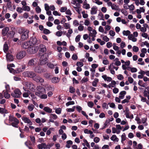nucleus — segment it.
Here are the masks:
<instances>
[{"mask_svg": "<svg viewBox=\"0 0 149 149\" xmlns=\"http://www.w3.org/2000/svg\"><path fill=\"white\" fill-rule=\"evenodd\" d=\"M30 41L28 42H25L22 45V47L24 49L28 48V51L30 54H33L36 52L35 50V49L34 47H30V45L29 43Z\"/></svg>", "mask_w": 149, "mask_h": 149, "instance_id": "nucleus-1", "label": "nucleus"}, {"mask_svg": "<svg viewBox=\"0 0 149 149\" xmlns=\"http://www.w3.org/2000/svg\"><path fill=\"white\" fill-rule=\"evenodd\" d=\"M22 75L24 77L33 78L36 77V74L33 71H27L23 72Z\"/></svg>", "mask_w": 149, "mask_h": 149, "instance_id": "nucleus-2", "label": "nucleus"}, {"mask_svg": "<svg viewBox=\"0 0 149 149\" xmlns=\"http://www.w3.org/2000/svg\"><path fill=\"white\" fill-rule=\"evenodd\" d=\"M48 57V54L46 53L41 56L40 60V65H42L46 64L47 62Z\"/></svg>", "mask_w": 149, "mask_h": 149, "instance_id": "nucleus-3", "label": "nucleus"}, {"mask_svg": "<svg viewBox=\"0 0 149 149\" xmlns=\"http://www.w3.org/2000/svg\"><path fill=\"white\" fill-rule=\"evenodd\" d=\"M24 85L27 88L29 89L32 92H34L35 91V86L33 83L29 81L25 82Z\"/></svg>", "mask_w": 149, "mask_h": 149, "instance_id": "nucleus-4", "label": "nucleus"}, {"mask_svg": "<svg viewBox=\"0 0 149 149\" xmlns=\"http://www.w3.org/2000/svg\"><path fill=\"white\" fill-rule=\"evenodd\" d=\"M22 31H23V33L22 35L21 38L22 40H25L29 37V31L27 29L25 30L24 29H22Z\"/></svg>", "mask_w": 149, "mask_h": 149, "instance_id": "nucleus-5", "label": "nucleus"}, {"mask_svg": "<svg viewBox=\"0 0 149 149\" xmlns=\"http://www.w3.org/2000/svg\"><path fill=\"white\" fill-rule=\"evenodd\" d=\"M26 55V52L24 51H21L19 52L16 55L17 58L21 59L25 57Z\"/></svg>", "mask_w": 149, "mask_h": 149, "instance_id": "nucleus-6", "label": "nucleus"}, {"mask_svg": "<svg viewBox=\"0 0 149 149\" xmlns=\"http://www.w3.org/2000/svg\"><path fill=\"white\" fill-rule=\"evenodd\" d=\"M21 94L20 91L19 89H16L14 90V93H11V95L14 97L18 98L20 97Z\"/></svg>", "mask_w": 149, "mask_h": 149, "instance_id": "nucleus-7", "label": "nucleus"}, {"mask_svg": "<svg viewBox=\"0 0 149 149\" xmlns=\"http://www.w3.org/2000/svg\"><path fill=\"white\" fill-rule=\"evenodd\" d=\"M9 66V65H7V68L9 70L10 72V73H12L13 74H16L19 73L20 72L22 71V70L20 69H18L17 70H15L13 69L12 68H10Z\"/></svg>", "mask_w": 149, "mask_h": 149, "instance_id": "nucleus-8", "label": "nucleus"}, {"mask_svg": "<svg viewBox=\"0 0 149 149\" xmlns=\"http://www.w3.org/2000/svg\"><path fill=\"white\" fill-rule=\"evenodd\" d=\"M36 88L38 92H36L39 93L40 94H43L45 92V88L41 86H38Z\"/></svg>", "mask_w": 149, "mask_h": 149, "instance_id": "nucleus-9", "label": "nucleus"}, {"mask_svg": "<svg viewBox=\"0 0 149 149\" xmlns=\"http://www.w3.org/2000/svg\"><path fill=\"white\" fill-rule=\"evenodd\" d=\"M36 58L31 59L30 60L28 63V65L29 66H33L35 65L36 64Z\"/></svg>", "mask_w": 149, "mask_h": 149, "instance_id": "nucleus-10", "label": "nucleus"}, {"mask_svg": "<svg viewBox=\"0 0 149 149\" xmlns=\"http://www.w3.org/2000/svg\"><path fill=\"white\" fill-rule=\"evenodd\" d=\"M22 119L25 123L29 124L30 125H32V122L28 118L23 116L22 117Z\"/></svg>", "mask_w": 149, "mask_h": 149, "instance_id": "nucleus-11", "label": "nucleus"}, {"mask_svg": "<svg viewBox=\"0 0 149 149\" xmlns=\"http://www.w3.org/2000/svg\"><path fill=\"white\" fill-rule=\"evenodd\" d=\"M6 58L8 62L12 61L13 59V56L10 53H8L6 54Z\"/></svg>", "mask_w": 149, "mask_h": 149, "instance_id": "nucleus-12", "label": "nucleus"}, {"mask_svg": "<svg viewBox=\"0 0 149 149\" xmlns=\"http://www.w3.org/2000/svg\"><path fill=\"white\" fill-rule=\"evenodd\" d=\"M9 30V28L8 27L6 26L4 28L2 31V34L3 36H5L7 35V33Z\"/></svg>", "mask_w": 149, "mask_h": 149, "instance_id": "nucleus-13", "label": "nucleus"}, {"mask_svg": "<svg viewBox=\"0 0 149 149\" xmlns=\"http://www.w3.org/2000/svg\"><path fill=\"white\" fill-rule=\"evenodd\" d=\"M40 49L39 51L42 52H45L46 51V48L45 45L41 44L40 46Z\"/></svg>", "mask_w": 149, "mask_h": 149, "instance_id": "nucleus-14", "label": "nucleus"}, {"mask_svg": "<svg viewBox=\"0 0 149 149\" xmlns=\"http://www.w3.org/2000/svg\"><path fill=\"white\" fill-rule=\"evenodd\" d=\"M34 80L37 82H43L44 80L40 77L38 76H36L34 79Z\"/></svg>", "mask_w": 149, "mask_h": 149, "instance_id": "nucleus-15", "label": "nucleus"}, {"mask_svg": "<svg viewBox=\"0 0 149 149\" xmlns=\"http://www.w3.org/2000/svg\"><path fill=\"white\" fill-rule=\"evenodd\" d=\"M35 95L38 97H39L40 98L42 99H46L47 97V95L46 94H40L39 93H35Z\"/></svg>", "mask_w": 149, "mask_h": 149, "instance_id": "nucleus-16", "label": "nucleus"}, {"mask_svg": "<svg viewBox=\"0 0 149 149\" xmlns=\"http://www.w3.org/2000/svg\"><path fill=\"white\" fill-rule=\"evenodd\" d=\"M144 0H137L135 1V3L137 6H139L140 4L141 5H143L145 4Z\"/></svg>", "mask_w": 149, "mask_h": 149, "instance_id": "nucleus-17", "label": "nucleus"}, {"mask_svg": "<svg viewBox=\"0 0 149 149\" xmlns=\"http://www.w3.org/2000/svg\"><path fill=\"white\" fill-rule=\"evenodd\" d=\"M15 33L14 31H12L8 32L7 34V36L10 39L13 38L14 37Z\"/></svg>", "mask_w": 149, "mask_h": 149, "instance_id": "nucleus-18", "label": "nucleus"}, {"mask_svg": "<svg viewBox=\"0 0 149 149\" xmlns=\"http://www.w3.org/2000/svg\"><path fill=\"white\" fill-rule=\"evenodd\" d=\"M47 147V145L45 143H42L38 145L37 147L39 149L45 148Z\"/></svg>", "mask_w": 149, "mask_h": 149, "instance_id": "nucleus-19", "label": "nucleus"}, {"mask_svg": "<svg viewBox=\"0 0 149 149\" xmlns=\"http://www.w3.org/2000/svg\"><path fill=\"white\" fill-rule=\"evenodd\" d=\"M126 94V92L125 91H123L120 92L119 93L120 95L119 96V97L121 99H123Z\"/></svg>", "mask_w": 149, "mask_h": 149, "instance_id": "nucleus-20", "label": "nucleus"}, {"mask_svg": "<svg viewBox=\"0 0 149 149\" xmlns=\"http://www.w3.org/2000/svg\"><path fill=\"white\" fill-rule=\"evenodd\" d=\"M9 120L10 122H17V119L15 117L9 116Z\"/></svg>", "mask_w": 149, "mask_h": 149, "instance_id": "nucleus-21", "label": "nucleus"}, {"mask_svg": "<svg viewBox=\"0 0 149 149\" xmlns=\"http://www.w3.org/2000/svg\"><path fill=\"white\" fill-rule=\"evenodd\" d=\"M43 110L46 112L51 113L52 112V109L48 107H45L44 108Z\"/></svg>", "mask_w": 149, "mask_h": 149, "instance_id": "nucleus-22", "label": "nucleus"}, {"mask_svg": "<svg viewBox=\"0 0 149 149\" xmlns=\"http://www.w3.org/2000/svg\"><path fill=\"white\" fill-rule=\"evenodd\" d=\"M111 140L114 141L118 142L119 141V139L117 137L116 135H113L111 138Z\"/></svg>", "mask_w": 149, "mask_h": 149, "instance_id": "nucleus-23", "label": "nucleus"}, {"mask_svg": "<svg viewBox=\"0 0 149 149\" xmlns=\"http://www.w3.org/2000/svg\"><path fill=\"white\" fill-rule=\"evenodd\" d=\"M83 2L82 0H72L71 3L74 5L77 3H81Z\"/></svg>", "mask_w": 149, "mask_h": 149, "instance_id": "nucleus-24", "label": "nucleus"}, {"mask_svg": "<svg viewBox=\"0 0 149 149\" xmlns=\"http://www.w3.org/2000/svg\"><path fill=\"white\" fill-rule=\"evenodd\" d=\"M59 80L60 79L58 77H54L52 79V82L54 83H57L59 82Z\"/></svg>", "mask_w": 149, "mask_h": 149, "instance_id": "nucleus-25", "label": "nucleus"}, {"mask_svg": "<svg viewBox=\"0 0 149 149\" xmlns=\"http://www.w3.org/2000/svg\"><path fill=\"white\" fill-rule=\"evenodd\" d=\"M8 49V47L7 43H5L3 45V50L4 52L6 53Z\"/></svg>", "mask_w": 149, "mask_h": 149, "instance_id": "nucleus-26", "label": "nucleus"}, {"mask_svg": "<svg viewBox=\"0 0 149 149\" xmlns=\"http://www.w3.org/2000/svg\"><path fill=\"white\" fill-rule=\"evenodd\" d=\"M96 7H93L91 8V14L92 15L96 14L97 13V10H96L97 9Z\"/></svg>", "mask_w": 149, "mask_h": 149, "instance_id": "nucleus-27", "label": "nucleus"}, {"mask_svg": "<svg viewBox=\"0 0 149 149\" xmlns=\"http://www.w3.org/2000/svg\"><path fill=\"white\" fill-rule=\"evenodd\" d=\"M99 81V79L97 78L94 79V81L92 82V85L94 87H96L97 85V83Z\"/></svg>", "mask_w": 149, "mask_h": 149, "instance_id": "nucleus-28", "label": "nucleus"}, {"mask_svg": "<svg viewBox=\"0 0 149 149\" xmlns=\"http://www.w3.org/2000/svg\"><path fill=\"white\" fill-rule=\"evenodd\" d=\"M0 113L2 114L7 113L8 112L5 108L0 107Z\"/></svg>", "mask_w": 149, "mask_h": 149, "instance_id": "nucleus-29", "label": "nucleus"}, {"mask_svg": "<svg viewBox=\"0 0 149 149\" xmlns=\"http://www.w3.org/2000/svg\"><path fill=\"white\" fill-rule=\"evenodd\" d=\"M17 122H13L11 123V125L13 127H18V124L19 123V120L17 119Z\"/></svg>", "mask_w": 149, "mask_h": 149, "instance_id": "nucleus-30", "label": "nucleus"}, {"mask_svg": "<svg viewBox=\"0 0 149 149\" xmlns=\"http://www.w3.org/2000/svg\"><path fill=\"white\" fill-rule=\"evenodd\" d=\"M29 41L30 42H31L32 43V44L35 45L36 44L37 40L36 38H34L31 39Z\"/></svg>", "mask_w": 149, "mask_h": 149, "instance_id": "nucleus-31", "label": "nucleus"}, {"mask_svg": "<svg viewBox=\"0 0 149 149\" xmlns=\"http://www.w3.org/2000/svg\"><path fill=\"white\" fill-rule=\"evenodd\" d=\"M22 9L23 10L27 11H29L30 10V7L27 6H23L22 7Z\"/></svg>", "mask_w": 149, "mask_h": 149, "instance_id": "nucleus-32", "label": "nucleus"}, {"mask_svg": "<svg viewBox=\"0 0 149 149\" xmlns=\"http://www.w3.org/2000/svg\"><path fill=\"white\" fill-rule=\"evenodd\" d=\"M4 97L6 99H8L10 97V95L8 93V92L6 91L4 92Z\"/></svg>", "mask_w": 149, "mask_h": 149, "instance_id": "nucleus-33", "label": "nucleus"}, {"mask_svg": "<svg viewBox=\"0 0 149 149\" xmlns=\"http://www.w3.org/2000/svg\"><path fill=\"white\" fill-rule=\"evenodd\" d=\"M34 105L32 104H30L29 105L28 107V108L29 110L30 111H32L34 108Z\"/></svg>", "mask_w": 149, "mask_h": 149, "instance_id": "nucleus-34", "label": "nucleus"}, {"mask_svg": "<svg viewBox=\"0 0 149 149\" xmlns=\"http://www.w3.org/2000/svg\"><path fill=\"white\" fill-rule=\"evenodd\" d=\"M123 33L124 36H127L129 35L130 33V31L129 30L123 31Z\"/></svg>", "mask_w": 149, "mask_h": 149, "instance_id": "nucleus-35", "label": "nucleus"}, {"mask_svg": "<svg viewBox=\"0 0 149 149\" xmlns=\"http://www.w3.org/2000/svg\"><path fill=\"white\" fill-rule=\"evenodd\" d=\"M27 92H24L23 94V96L24 97H28L29 96V94L30 93V91L28 90L27 91Z\"/></svg>", "mask_w": 149, "mask_h": 149, "instance_id": "nucleus-36", "label": "nucleus"}, {"mask_svg": "<svg viewBox=\"0 0 149 149\" xmlns=\"http://www.w3.org/2000/svg\"><path fill=\"white\" fill-rule=\"evenodd\" d=\"M126 112L125 113V115L126 117L127 118H130V116L129 115V109L127 108L126 109Z\"/></svg>", "mask_w": 149, "mask_h": 149, "instance_id": "nucleus-37", "label": "nucleus"}, {"mask_svg": "<svg viewBox=\"0 0 149 149\" xmlns=\"http://www.w3.org/2000/svg\"><path fill=\"white\" fill-rule=\"evenodd\" d=\"M75 91V89L73 87L70 86L69 88V92L72 93H74Z\"/></svg>", "mask_w": 149, "mask_h": 149, "instance_id": "nucleus-38", "label": "nucleus"}, {"mask_svg": "<svg viewBox=\"0 0 149 149\" xmlns=\"http://www.w3.org/2000/svg\"><path fill=\"white\" fill-rule=\"evenodd\" d=\"M143 61V59L142 58H139V59L138 60V61L139 62H141V63H138V64L141 65H144V64H145L144 62L143 61Z\"/></svg>", "mask_w": 149, "mask_h": 149, "instance_id": "nucleus-39", "label": "nucleus"}, {"mask_svg": "<svg viewBox=\"0 0 149 149\" xmlns=\"http://www.w3.org/2000/svg\"><path fill=\"white\" fill-rule=\"evenodd\" d=\"M126 138V135L125 133H123L121 136V142L122 143L123 141H124Z\"/></svg>", "mask_w": 149, "mask_h": 149, "instance_id": "nucleus-40", "label": "nucleus"}, {"mask_svg": "<svg viewBox=\"0 0 149 149\" xmlns=\"http://www.w3.org/2000/svg\"><path fill=\"white\" fill-rule=\"evenodd\" d=\"M74 104V102L73 101H69L67 102L66 104V105L67 107H68L70 105H73Z\"/></svg>", "mask_w": 149, "mask_h": 149, "instance_id": "nucleus-41", "label": "nucleus"}, {"mask_svg": "<svg viewBox=\"0 0 149 149\" xmlns=\"http://www.w3.org/2000/svg\"><path fill=\"white\" fill-rule=\"evenodd\" d=\"M61 109L60 108H57L55 110V112L57 114H60L61 113Z\"/></svg>", "mask_w": 149, "mask_h": 149, "instance_id": "nucleus-42", "label": "nucleus"}, {"mask_svg": "<svg viewBox=\"0 0 149 149\" xmlns=\"http://www.w3.org/2000/svg\"><path fill=\"white\" fill-rule=\"evenodd\" d=\"M118 7L116 5L113 4L111 7V8L113 10H118Z\"/></svg>", "mask_w": 149, "mask_h": 149, "instance_id": "nucleus-43", "label": "nucleus"}, {"mask_svg": "<svg viewBox=\"0 0 149 149\" xmlns=\"http://www.w3.org/2000/svg\"><path fill=\"white\" fill-rule=\"evenodd\" d=\"M88 79L87 78L84 77L81 80V83L83 84L84 83L88 81Z\"/></svg>", "mask_w": 149, "mask_h": 149, "instance_id": "nucleus-44", "label": "nucleus"}, {"mask_svg": "<svg viewBox=\"0 0 149 149\" xmlns=\"http://www.w3.org/2000/svg\"><path fill=\"white\" fill-rule=\"evenodd\" d=\"M7 6L8 9L11 10L12 6L11 5V1L9 2L7 4Z\"/></svg>", "mask_w": 149, "mask_h": 149, "instance_id": "nucleus-45", "label": "nucleus"}, {"mask_svg": "<svg viewBox=\"0 0 149 149\" xmlns=\"http://www.w3.org/2000/svg\"><path fill=\"white\" fill-rule=\"evenodd\" d=\"M43 33L46 34H47L50 33V32L49 30L46 29H44L43 30Z\"/></svg>", "mask_w": 149, "mask_h": 149, "instance_id": "nucleus-46", "label": "nucleus"}, {"mask_svg": "<svg viewBox=\"0 0 149 149\" xmlns=\"http://www.w3.org/2000/svg\"><path fill=\"white\" fill-rule=\"evenodd\" d=\"M81 38V36L80 35H78L77 36H76L75 38V41L76 42H78L80 41V39Z\"/></svg>", "mask_w": 149, "mask_h": 149, "instance_id": "nucleus-47", "label": "nucleus"}, {"mask_svg": "<svg viewBox=\"0 0 149 149\" xmlns=\"http://www.w3.org/2000/svg\"><path fill=\"white\" fill-rule=\"evenodd\" d=\"M30 137L31 140L32 141V143H35L36 141L35 137L33 136H30Z\"/></svg>", "mask_w": 149, "mask_h": 149, "instance_id": "nucleus-48", "label": "nucleus"}, {"mask_svg": "<svg viewBox=\"0 0 149 149\" xmlns=\"http://www.w3.org/2000/svg\"><path fill=\"white\" fill-rule=\"evenodd\" d=\"M62 34V32L61 31H59L56 32V35L58 37L61 36Z\"/></svg>", "mask_w": 149, "mask_h": 149, "instance_id": "nucleus-49", "label": "nucleus"}, {"mask_svg": "<svg viewBox=\"0 0 149 149\" xmlns=\"http://www.w3.org/2000/svg\"><path fill=\"white\" fill-rule=\"evenodd\" d=\"M98 17H99L100 20H104V19H103V15L101 12H100L98 14Z\"/></svg>", "mask_w": 149, "mask_h": 149, "instance_id": "nucleus-50", "label": "nucleus"}, {"mask_svg": "<svg viewBox=\"0 0 149 149\" xmlns=\"http://www.w3.org/2000/svg\"><path fill=\"white\" fill-rule=\"evenodd\" d=\"M83 8L86 9H88L90 8V5L88 4H87L83 5Z\"/></svg>", "mask_w": 149, "mask_h": 149, "instance_id": "nucleus-51", "label": "nucleus"}, {"mask_svg": "<svg viewBox=\"0 0 149 149\" xmlns=\"http://www.w3.org/2000/svg\"><path fill=\"white\" fill-rule=\"evenodd\" d=\"M23 9L21 7H18L17 8V11L19 13H21L22 12Z\"/></svg>", "mask_w": 149, "mask_h": 149, "instance_id": "nucleus-52", "label": "nucleus"}, {"mask_svg": "<svg viewBox=\"0 0 149 149\" xmlns=\"http://www.w3.org/2000/svg\"><path fill=\"white\" fill-rule=\"evenodd\" d=\"M117 78L118 80H121L124 79V77L122 75L119 74L118 75Z\"/></svg>", "mask_w": 149, "mask_h": 149, "instance_id": "nucleus-53", "label": "nucleus"}, {"mask_svg": "<svg viewBox=\"0 0 149 149\" xmlns=\"http://www.w3.org/2000/svg\"><path fill=\"white\" fill-rule=\"evenodd\" d=\"M76 65L78 67H81L83 65V63L81 62L78 61Z\"/></svg>", "mask_w": 149, "mask_h": 149, "instance_id": "nucleus-54", "label": "nucleus"}, {"mask_svg": "<svg viewBox=\"0 0 149 149\" xmlns=\"http://www.w3.org/2000/svg\"><path fill=\"white\" fill-rule=\"evenodd\" d=\"M67 10L66 7H61L60 9V11L61 12H65Z\"/></svg>", "mask_w": 149, "mask_h": 149, "instance_id": "nucleus-55", "label": "nucleus"}, {"mask_svg": "<svg viewBox=\"0 0 149 149\" xmlns=\"http://www.w3.org/2000/svg\"><path fill=\"white\" fill-rule=\"evenodd\" d=\"M134 52H137L139 50V48L136 46H134L132 48Z\"/></svg>", "mask_w": 149, "mask_h": 149, "instance_id": "nucleus-56", "label": "nucleus"}, {"mask_svg": "<svg viewBox=\"0 0 149 149\" xmlns=\"http://www.w3.org/2000/svg\"><path fill=\"white\" fill-rule=\"evenodd\" d=\"M64 26L66 29H69L70 27V24L68 23H65L64 24Z\"/></svg>", "mask_w": 149, "mask_h": 149, "instance_id": "nucleus-57", "label": "nucleus"}, {"mask_svg": "<svg viewBox=\"0 0 149 149\" xmlns=\"http://www.w3.org/2000/svg\"><path fill=\"white\" fill-rule=\"evenodd\" d=\"M45 8L46 11L49 10L50 9V7L47 4L45 3Z\"/></svg>", "mask_w": 149, "mask_h": 149, "instance_id": "nucleus-58", "label": "nucleus"}, {"mask_svg": "<svg viewBox=\"0 0 149 149\" xmlns=\"http://www.w3.org/2000/svg\"><path fill=\"white\" fill-rule=\"evenodd\" d=\"M47 65L50 68H53L55 65L51 63H49L47 64Z\"/></svg>", "mask_w": 149, "mask_h": 149, "instance_id": "nucleus-59", "label": "nucleus"}, {"mask_svg": "<svg viewBox=\"0 0 149 149\" xmlns=\"http://www.w3.org/2000/svg\"><path fill=\"white\" fill-rule=\"evenodd\" d=\"M72 58L74 61L77 60L78 58L77 55L76 54H74L72 56Z\"/></svg>", "mask_w": 149, "mask_h": 149, "instance_id": "nucleus-60", "label": "nucleus"}, {"mask_svg": "<svg viewBox=\"0 0 149 149\" xmlns=\"http://www.w3.org/2000/svg\"><path fill=\"white\" fill-rule=\"evenodd\" d=\"M82 13L83 15V17L84 18H86L88 16L87 14L85 13L84 11L82 12Z\"/></svg>", "mask_w": 149, "mask_h": 149, "instance_id": "nucleus-61", "label": "nucleus"}, {"mask_svg": "<svg viewBox=\"0 0 149 149\" xmlns=\"http://www.w3.org/2000/svg\"><path fill=\"white\" fill-rule=\"evenodd\" d=\"M109 33L110 36H115V32L114 31L112 30H110L109 32Z\"/></svg>", "mask_w": 149, "mask_h": 149, "instance_id": "nucleus-62", "label": "nucleus"}, {"mask_svg": "<svg viewBox=\"0 0 149 149\" xmlns=\"http://www.w3.org/2000/svg\"><path fill=\"white\" fill-rule=\"evenodd\" d=\"M36 10L37 13H40L41 9L39 6H37L36 8Z\"/></svg>", "mask_w": 149, "mask_h": 149, "instance_id": "nucleus-63", "label": "nucleus"}, {"mask_svg": "<svg viewBox=\"0 0 149 149\" xmlns=\"http://www.w3.org/2000/svg\"><path fill=\"white\" fill-rule=\"evenodd\" d=\"M73 24L74 26H77L79 25V23L78 21L75 20L73 21Z\"/></svg>", "mask_w": 149, "mask_h": 149, "instance_id": "nucleus-64", "label": "nucleus"}]
</instances>
